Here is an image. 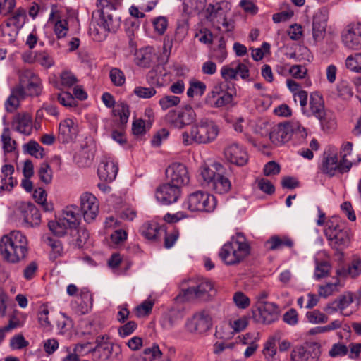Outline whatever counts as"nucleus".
<instances>
[{
    "mask_svg": "<svg viewBox=\"0 0 361 361\" xmlns=\"http://www.w3.org/2000/svg\"><path fill=\"white\" fill-rule=\"evenodd\" d=\"M35 61L45 68H49L54 64L53 58L47 52H39L36 54Z\"/></svg>",
    "mask_w": 361,
    "mask_h": 361,
    "instance_id": "obj_56",
    "label": "nucleus"
},
{
    "mask_svg": "<svg viewBox=\"0 0 361 361\" xmlns=\"http://www.w3.org/2000/svg\"><path fill=\"white\" fill-rule=\"evenodd\" d=\"M214 191L219 194H225L230 191L231 183L230 180L220 173H217L216 178L210 185Z\"/></svg>",
    "mask_w": 361,
    "mask_h": 361,
    "instance_id": "obj_33",
    "label": "nucleus"
},
{
    "mask_svg": "<svg viewBox=\"0 0 361 361\" xmlns=\"http://www.w3.org/2000/svg\"><path fill=\"white\" fill-rule=\"evenodd\" d=\"M319 120L320 121L322 129L328 133L334 130L336 128V119L331 114L325 113V116Z\"/></svg>",
    "mask_w": 361,
    "mask_h": 361,
    "instance_id": "obj_49",
    "label": "nucleus"
},
{
    "mask_svg": "<svg viewBox=\"0 0 361 361\" xmlns=\"http://www.w3.org/2000/svg\"><path fill=\"white\" fill-rule=\"evenodd\" d=\"M345 66L353 72H361V53L348 56L345 60Z\"/></svg>",
    "mask_w": 361,
    "mask_h": 361,
    "instance_id": "obj_44",
    "label": "nucleus"
},
{
    "mask_svg": "<svg viewBox=\"0 0 361 361\" xmlns=\"http://www.w3.org/2000/svg\"><path fill=\"white\" fill-rule=\"evenodd\" d=\"M180 195V188L170 182L159 185L155 192L156 199L164 204H171L176 202Z\"/></svg>",
    "mask_w": 361,
    "mask_h": 361,
    "instance_id": "obj_16",
    "label": "nucleus"
},
{
    "mask_svg": "<svg viewBox=\"0 0 361 361\" xmlns=\"http://www.w3.org/2000/svg\"><path fill=\"white\" fill-rule=\"evenodd\" d=\"M219 133V126L214 121L202 118L192 126L190 134L188 132L182 133L183 142L185 145L193 142L208 144L216 140Z\"/></svg>",
    "mask_w": 361,
    "mask_h": 361,
    "instance_id": "obj_4",
    "label": "nucleus"
},
{
    "mask_svg": "<svg viewBox=\"0 0 361 361\" xmlns=\"http://www.w3.org/2000/svg\"><path fill=\"white\" fill-rule=\"evenodd\" d=\"M162 353L157 344L145 348L142 356H132L129 361H157L161 358Z\"/></svg>",
    "mask_w": 361,
    "mask_h": 361,
    "instance_id": "obj_30",
    "label": "nucleus"
},
{
    "mask_svg": "<svg viewBox=\"0 0 361 361\" xmlns=\"http://www.w3.org/2000/svg\"><path fill=\"white\" fill-rule=\"evenodd\" d=\"M348 347L343 343H334L329 351L331 357H343L348 354Z\"/></svg>",
    "mask_w": 361,
    "mask_h": 361,
    "instance_id": "obj_50",
    "label": "nucleus"
},
{
    "mask_svg": "<svg viewBox=\"0 0 361 361\" xmlns=\"http://www.w3.org/2000/svg\"><path fill=\"white\" fill-rule=\"evenodd\" d=\"M292 137L291 123H279L274 126L270 133L269 138L276 145H280L287 142Z\"/></svg>",
    "mask_w": 361,
    "mask_h": 361,
    "instance_id": "obj_19",
    "label": "nucleus"
},
{
    "mask_svg": "<svg viewBox=\"0 0 361 361\" xmlns=\"http://www.w3.org/2000/svg\"><path fill=\"white\" fill-rule=\"evenodd\" d=\"M180 102V98L173 95H164L159 101V104L163 110L176 106Z\"/></svg>",
    "mask_w": 361,
    "mask_h": 361,
    "instance_id": "obj_46",
    "label": "nucleus"
},
{
    "mask_svg": "<svg viewBox=\"0 0 361 361\" xmlns=\"http://www.w3.org/2000/svg\"><path fill=\"white\" fill-rule=\"evenodd\" d=\"M233 300L236 307L242 310L247 308L250 305V298L241 291L234 293Z\"/></svg>",
    "mask_w": 361,
    "mask_h": 361,
    "instance_id": "obj_47",
    "label": "nucleus"
},
{
    "mask_svg": "<svg viewBox=\"0 0 361 361\" xmlns=\"http://www.w3.org/2000/svg\"><path fill=\"white\" fill-rule=\"evenodd\" d=\"M279 310L274 302H259L253 317L256 322L270 324L279 318Z\"/></svg>",
    "mask_w": 361,
    "mask_h": 361,
    "instance_id": "obj_12",
    "label": "nucleus"
},
{
    "mask_svg": "<svg viewBox=\"0 0 361 361\" xmlns=\"http://www.w3.org/2000/svg\"><path fill=\"white\" fill-rule=\"evenodd\" d=\"M58 101L61 104L66 107H72L76 106V101L73 96L67 92L58 94Z\"/></svg>",
    "mask_w": 361,
    "mask_h": 361,
    "instance_id": "obj_64",
    "label": "nucleus"
},
{
    "mask_svg": "<svg viewBox=\"0 0 361 361\" xmlns=\"http://www.w3.org/2000/svg\"><path fill=\"white\" fill-rule=\"evenodd\" d=\"M214 283L206 279H193L182 283L180 295L185 300H208L215 294Z\"/></svg>",
    "mask_w": 361,
    "mask_h": 361,
    "instance_id": "obj_5",
    "label": "nucleus"
},
{
    "mask_svg": "<svg viewBox=\"0 0 361 361\" xmlns=\"http://www.w3.org/2000/svg\"><path fill=\"white\" fill-rule=\"evenodd\" d=\"M326 17L322 11L317 12L313 18L312 34L315 41H321L325 35Z\"/></svg>",
    "mask_w": 361,
    "mask_h": 361,
    "instance_id": "obj_24",
    "label": "nucleus"
},
{
    "mask_svg": "<svg viewBox=\"0 0 361 361\" xmlns=\"http://www.w3.org/2000/svg\"><path fill=\"white\" fill-rule=\"evenodd\" d=\"M27 152L36 158L43 157V148L35 141H30L24 145Z\"/></svg>",
    "mask_w": 361,
    "mask_h": 361,
    "instance_id": "obj_59",
    "label": "nucleus"
},
{
    "mask_svg": "<svg viewBox=\"0 0 361 361\" xmlns=\"http://www.w3.org/2000/svg\"><path fill=\"white\" fill-rule=\"evenodd\" d=\"M224 157L231 164L244 166L248 161L245 149L237 142L229 144L224 149Z\"/></svg>",
    "mask_w": 361,
    "mask_h": 361,
    "instance_id": "obj_17",
    "label": "nucleus"
},
{
    "mask_svg": "<svg viewBox=\"0 0 361 361\" xmlns=\"http://www.w3.org/2000/svg\"><path fill=\"white\" fill-rule=\"evenodd\" d=\"M265 246L271 251L281 250L284 247L290 249L294 246V242L286 235H274L265 242Z\"/></svg>",
    "mask_w": 361,
    "mask_h": 361,
    "instance_id": "obj_25",
    "label": "nucleus"
},
{
    "mask_svg": "<svg viewBox=\"0 0 361 361\" xmlns=\"http://www.w3.org/2000/svg\"><path fill=\"white\" fill-rule=\"evenodd\" d=\"M3 149L5 152H12L16 149V142L11 138L10 130L8 128L4 129L1 136Z\"/></svg>",
    "mask_w": 361,
    "mask_h": 361,
    "instance_id": "obj_43",
    "label": "nucleus"
},
{
    "mask_svg": "<svg viewBox=\"0 0 361 361\" xmlns=\"http://www.w3.org/2000/svg\"><path fill=\"white\" fill-rule=\"evenodd\" d=\"M306 316L308 321L313 324H323L328 321V317L319 310L308 312Z\"/></svg>",
    "mask_w": 361,
    "mask_h": 361,
    "instance_id": "obj_54",
    "label": "nucleus"
},
{
    "mask_svg": "<svg viewBox=\"0 0 361 361\" xmlns=\"http://www.w3.org/2000/svg\"><path fill=\"white\" fill-rule=\"evenodd\" d=\"M111 346L106 345H99L97 346L94 350V355L95 357H98L99 361H105L108 360L111 355Z\"/></svg>",
    "mask_w": 361,
    "mask_h": 361,
    "instance_id": "obj_57",
    "label": "nucleus"
},
{
    "mask_svg": "<svg viewBox=\"0 0 361 361\" xmlns=\"http://www.w3.org/2000/svg\"><path fill=\"white\" fill-rule=\"evenodd\" d=\"M140 232L146 239L155 240L160 235L161 230L157 223L149 221L142 224Z\"/></svg>",
    "mask_w": 361,
    "mask_h": 361,
    "instance_id": "obj_32",
    "label": "nucleus"
},
{
    "mask_svg": "<svg viewBox=\"0 0 361 361\" xmlns=\"http://www.w3.org/2000/svg\"><path fill=\"white\" fill-rule=\"evenodd\" d=\"M136 63L142 67H148L156 58L154 50L151 47L139 49L135 52Z\"/></svg>",
    "mask_w": 361,
    "mask_h": 361,
    "instance_id": "obj_28",
    "label": "nucleus"
},
{
    "mask_svg": "<svg viewBox=\"0 0 361 361\" xmlns=\"http://www.w3.org/2000/svg\"><path fill=\"white\" fill-rule=\"evenodd\" d=\"M348 274L352 278H355L361 274V259L360 257H353L348 266Z\"/></svg>",
    "mask_w": 361,
    "mask_h": 361,
    "instance_id": "obj_53",
    "label": "nucleus"
},
{
    "mask_svg": "<svg viewBox=\"0 0 361 361\" xmlns=\"http://www.w3.org/2000/svg\"><path fill=\"white\" fill-rule=\"evenodd\" d=\"M78 124L71 118L61 121L59 126V138L63 142L73 141L78 135Z\"/></svg>",
    "mask_w": 361,
    "mask_h": 361,
    "instance_id": "obj_21",
    "label": "nucleus"
},
{
    "mask_svg": "<svg viewBox=\"0 0 361 361\" xmlns=\"http://www.w3.org/2000/svg\"><path fill=\"white\" fill-rule=\"evenodd\" d=\"M331 265L326 261H323L319 262L316 261V267L314 270V278L317 279H320L327 276L329 274V271L331 270Z\"/></svg>",
    "mask_w": 361,
    "mask_h": 361,
    "instance_id": "obj_45",
    "label": "nucleus"
},
{
    "mask_svg": "<svg viewBox=\"0 0 361 361\" xmlns=\"http://www.w3.org/2000/svg\"><path fill=\"white\" fill-rule=\"evenodd\" d=\"M206 90V85L202 82H194L190 83V87L187 90V95L189 97H193L194 95H202Z\"/></svg>",
    "mask_w": 361,
    "mask_h": 361,
    "instance_id": "obj_55",
    "label": "nucleus"
},
{
    "mask_svg": "<svg viewBox=\"0 0 361 361\" xmlns=\"http://www.w3.org/2000/svg\"><path fill=\"white\" fill-rule=\"evenodd\" d=\"M133 93L139 98L149 99L157 94V90L154 87L137 86L134 88Z\"/></svg>",
    "mask_w": 361,
    "mask_h": 361,
    "instance_id": "obj_51",
    "label": "nucleus"
},
{
    "mask_svg": "<svg viewBox=\"0 0 361 361\" xmlns=\"http://www.w3.org/2000/svg\"><path fill=\"white\" fill-rule=\"evenodd\" d=\"M113 114L115 116H119L120 123L121 126H123L127 123L129 118L130 111L128 106L123 102H118L113 110Z\"/></svg>",
    "mask_w": 361,
    "mask_h": 361,
    "instance_id": "obj_41",
    "label": "nucleus"
},
{
    "mask_svg": "<svg viewBox=\"0 0 361 361\" xmlns=\"http://www.w3.org/2000/svg\"><path fill=\"white\" fill-rule=\"evenodd\" d=\"M195 37L202 43L210 44L213 42V35L212 32L206 28L200 29L195 34Z\"/></svg>",
    "mask_w": 361,
    "mask_h": 361,
    "instance_id": "obj_60",
    "label": "nucleus"
},
{
    "mask_svg": "<svg viewBox=\"0 0 361 361\" xmlns=\"http://www.w3.org/2000/svg\"><path fill=\"white\" fill-rule=\"evenodd\" d=\"M118 167L117 164L110 158H104L97 169V173L101 180L113 181L117 175Z\"/></svg>",
    "mask_w": 361,
    "mask_h": 361,
    "instance_id": "obj_20",
    "label": "nucleus"
},
{
    "mask_svg": "<svg viewBox=\"0 0 361 361\" xmlns=\"http://www.w3.org/2000/svg\"><path fill=\"white\" fill-rule=\"evenodd\" d=\"M169 182L181 188L189 183L190 178L186 166L181 163L174 162L166 169Z\"/></svg>",
    "mask_w": 361,
    "mask_h": 361,
    "instance_id": "obj_14",
    "label": "nucleus"
},
{
    "mask_svg": "<svg viewBox=\"0 0 361 361\" xmlns=\"http://www.w3.org/2000/svg\"><path fill=\"white\" fill-rule=\"evenodd\" d=\"M71 235L72 236V243L75 247H82L89 238V233L84 228H73L71 229Z\"/></svg>",
    "mask_w": 361,
    "mask_h": 361,
    "instance_id": "obj_34",
    "label": "nucleus"
},
{
    "mask_svg": "<svg viewBox=\"0 0 361 361\" xmlns=\"http://www.w3.org/2000/svg\"><path fill=\"white\" fill-rule=\"evenodd\" d=\"M249 323V318L246 316L239 317L233 322H230L231 327L235 333L243 331L246 329Z\"/></svg>",
    "mask_w": 361,
    "mask_h": 361,
    "instance_id": "obj_63",
    "label": "nucleus"
},
{
    "mask_svg": "<svg viewBox=\"0 0 361 361\" xmlns=\"http://www.w3.org/2000/svg\"><path fill=\"white\" fill-rule=\"evenodd\" d=\"M49 228L50 231L56 235L63 236L66 233L68 225L62 218H59L56 221H51L49 222Z\"/></svg>",
    "mask_w": 361,
    "mask_h": 361,
    "instance_id": "obj_42",
    "label": "nucleus"
},
{
    "mask_svg": "<svg viewBox=\"0 0 361 361\" xmlns=\"http://www.w3.org/2000/svg\"><path fill=\"white\" fill-rule=\"evenodd\" d=\"M80 207L84 220L87 223H91L98 215L99 201L93 194L86 192L80 195Z\"/></svg>",
    "mask_w": 361,
    "mask_h": 361,
    "instance_id": "obj_11",
    "label": "nucleus"
},
{
    "mask_svg": "<svg viewBox=\"0 0 361 361\" xmlns=\"http://www.w3.org/2000/svg\"><path fill=\"white\" fill-rule=\"evenodd\" d=\"M109 77L111 82L116 86H121L125 83L126 78L123 73L117 68H114L110 71Z\"/></svg>",
    "mask_w": 361,
    "mask_h": 361,
    "instance_id": "obj_61",
    "label": "nucleus"
},
{
    "mask_svg": "<svg viewBox=\"0 0 361 361\" xmlns=\"http://www.w3.org/2000/svg\"><path fill=\"white\" fill-rule=\"evenodd\" d=\"M344 46L350 49H361V23H353L348 25L341 35Z\"/></svg>",
    "mask_w": 361,
    "mask_h": 361,
    "instance_id": "obj_15",
    "label": "nucleus"
},
{
    "mask_svg": "<svg viewBox=\"0 0 361 361\" xmlns=\"http://www.w3.org/2000/svg\"><path fill=\"white\" fill-rule=\"evenodd\" d=\"M13 128L21 134L29 135L32 130V116L27 113L18 114L12 121Z\"/></svg>",
    "mask_w": 361,
    "mask_h": 361,
    "instance_id": "obj_23",
    "label": "nucleus"
},
{
    "mask_svg": "<svg viewBox=\"0 0 361 361\" xmlns=\"http://www.w3.org/2000/svg\"><path fill=\"white\" fill-rule=\"evenodd\" d=\"M23 218L24 222L28 226H38L41 221L39 211L33 204H27L23 210Z\"/></svg>",
    "mask_w": 361,
    "mask_h": 361,
    "instance_id": "obj_29",
    "label": "nucleus"
},
{
    "mask_svg": "<svg viewBox=\"0 0 361 361\" xmlns=\"http://www.w3.org/2000/svg\"><path fill=\"white\" fill-rule=\"evenodd\" d=\"M221 167V166L219 164H214L212 168L206 165L201 167L200 175L204 183L207 184L209 187L217 176L215 170H218Z\"/></svg>",
    "mask_w": 361,
    "mask_h": 361,
    "instance_id": "obj_37",
    "label": "nucleus"
},
{
    "mask_svg": "<svg viewBox=\"0 0 361 361\" xmlns=\"http://www.w3.org/2000/svg\"><path fill=\"white\" fill-rule=\"evenodd\" d=\"M154 304V300L150 299L143 301L135 309L137 316L143 317L148 315L151 312Z\"/></svg>",
    "mask_w": 361,
    "mask_h": 361,
    "instance_id": "obj_58",
    "label": "nucleus"
},
{
    "mask_svg": "<svg viewBox=\"0 0 361 361\" xmlns=\"http://www.w3.org/2000/svg\"><path fill=\"white\" fill-rule=\"evenodd\" d=\"M0 253L10 263H18L25 258L27 253L26 237L18 231H13L0 240Z\"/></svg>",
    "mask_w": 361,
    "mask_h": 361,
    "instance_id": "obj_2",
    "label": "nucleus"
},
{
    "mask_svg": "<svg viewBox=\"0 0 361 361\" xmlns=\"http://www.w3.org/2000/svg\"><path fill=\"white\" fill-rule=\"evenodd\" d=\"M310 112L307 113V116L312 115L318 119H321L325 116L326 111L323 98L317 92H314L310 95Z\"/></svg>",
    "mask_w": 361,
    "mask_h": 361,
    "instance_id": "obj_26",
    "label": "nucleus"
},
{
    "mask_svg": "<svg viewBox=\"0 0 361 361\" xmlns=\"http://www.w3.org/2000/svg\"><path fill=\"white\" fill-rule=\"evenodd\" d=\"M49 22L54 23V32L58 39L65 37L69 30L66 19H63L57 11L56 6H53L49 17Z\"/></svg>",
    "mask_w": 361,
    "mask_h": 361,
    "instance_id": "obj_22",
    "label": "nucleus"
},
{
    "mask_svg": "<svg viewBox=\"0 0 361 361\" xmlns=\"http://www.w3.org/2000/svg\"><path fill=\"white\" fill-rule=\"evenodd\" d=\"M195 118V111L190 106H186L178 111L174 110L169 111L166 115V122L171 127L178 129L192 123Z\"/></svg>",
    "mask_w": 361,
    "mask_h": 361,
    "instance_id": "obj_10",
    "label": "nucleus"
},
{
    "mask_svg": "<svg viewBox=\"0 0 361 361\" xmlns=\"http://www.w3.org/2000/svg\"><path fill=\"white\" fill-rule=\"evenodd\" d=\"M354 300L355 295L353 293L345 292L341 295L334 302V303L337 304L338 308L341 314L348 316L350 315V314H346L344 312V311L354 302Z\"/></svg>",
    "mask_w": 361,
    "mask_h": 361,
    "instance_id": "obj_38",
    "label": "nucleus"
},
{
    "mask_svg": "<svg viewBox=\"0 0 361 361\" xmlns=\"http://www.w3.org/2000/svg\"><path fill=\"white\" fill-rule=\"evenodd\" d=\"M18 86H21L25 94L31 97L38 96L42 92V83L39 78L30 70L23 71L20 75Z\"/></svg>",
    "mask_w": 361,
    "mask_h": 361,
    "instance_id": "obj_13",
    "label": "nucleus"
},
{
    "mask_svg": "<svg viewBox=\"0 0 361 361\" xmlns=\"http://www.w3.org/2000/svg\"><path fill=\"white\" fill-rule=\"evenodd\" d=\"M320 355V346L314 343L309 349L298 347L293 349L290 354V361H317Z\"/></svg>",
    "mask_w": 361,
    "mask_h": 361,
    "instance_id": "obj_18",
    "label": "nucleus"
},
{
    "mask_svg": "<svg viewBox=\"0 0 361 361\" xmlns=\"http://www.w3.org/2000/svg\"><path fill=\"white\" fill-rule=\"evenodd\" d=\"M216 206V197L207 192L197 190L190 194L183 203L190 212H212Z\"/></svg>",
    "mask_w": 361,
    "mask_h": 361,
    "instance_id": "obj_7",
    "label": "nucleus"
},
{
    "mask_svg": "<svg viewBox=\"0 0 361 361\" xmlns=\"http://www.w3.org/2000/svg\"><path fill=\"white\" fill-rule=\"evenodd\" d=\"M238 343L247 347L256 344L259 341V333H247L238 337Z\"/></svg>",
    "mask_w": 361,
    "mask_h": 361,
    "instance_id": "obj_48",
    "label": "nucleus"
},
{
    "mask_svg": "<svg viewBox=\"0 0 361 361\" xmlns=\"http://www.w3.org/2000/svg\"><path fill=\"white\" fill-rule=\"evenodd\" d=\"M345 166L343 161L338 164L336 156L327 157L323 162L322 171L332 176L337 170H339L341 173L345 172Z\"/></svg>",
    "mask_w": 361,
    "mask_h": 361,
    "instance_id": "obj_31",
    "label": "nucleus"
},
{
    "mask_svg": "<svg viewBox=\"0 0 361 361\" xmlns=\"http://www.w3.org/2000/svg\"><path fill=\"white\" fill-rule=\"evenodd\" d=\"M38 174L40 180L46 184L51 183L52 180V171L47 163L41 164Z\"/></svg>",
    "mask_w": 361,
    "mask_h": 361,
    "instance_id": "obj_52",
    "label": "nucleus"
},
{
    "mask_svg": "<svg viewBox=\"0 0 361 361\" xmlns=\"http://www.w3.org/2000/svg\"><path fill=\"white\" fill-rule=\"evenodd\" d=\"M324 233L329 245L337 251L348 247L350 243L349 229L338 224H334L332 221L327 222Z\"/></svg>",
    "mask_w": 361,
    "mask_h": 361,
    "instance_id": "obj_8",
    "label": "nucleus"
},
{
    "mask_svg": "<svg viewBox=\"0 0 361 361\" xmlns=\"http://www.w3.org/2000/svg\"><path fill=\"white\" fill-rule=\"evenodd\" d=\"M250 253V246L243 233H236L221 248L219 256L227 265L240 263Z\"/></svg>",
    "mask_w": 361,
    "mask_h": 361,
    "instance_id": "obj_3",
    "label": "nucleus"
},
{
    "mask_svg": "<svg viewBox=\"0 0 361 361\" xmlns=\"http://www.w3.org/2000/svg\"><path fill=\"white\" fill-rule=\"evenodd\" d=\"M231 11V4L226 1H221L214 4H209L207 8L206 18L212 25L218 30L221 25L226 32L234 29V22L227 19V15Z\"/></svg>",
    "mask_w": 361,
    "mask_h": 361,
    "instance_id": "obj_6",
    "label": "nucleus"
},
{
    "mask_svg": "<svg viewBox=\"0 0 361 361\" xmlns=\"http://www.w3.org/2000/svg\"><path fill=\"white\" fill-rule=\"evenodd\" d=\"M62 219L68 225L70 229L76 228L79 224L80 219V215L77 212V208L75 206L67 207L63 212Z\"/></svg>",
    "mask_w": 361,
    "mask_h": 361,
    "instance_id": "obj_35",
    "label": "nucleus"
},
{
    "mask_svg": "<svg viewBox=\"0 0 361 361\" xmlns=\"http://www.w3.org/2000/svg\"><path fill=\"white\" fill-rule=\"evenodd\" d=\"M25 18V11L23 9H18L13 15L8 18L6 26L7 28H11V27L16 28L18 30L23 25L24 20Z\"/></svg>",
    "mask_w": 361,
    "mask_h": 361,
    "instance_id": "obj_40",
    "label": "nucleus"
},
{
    "mask_svg": "<svg viewBox=\"0 0 361 361\" xmlns=\"http://www.w3.org/2000/svg\"><path fill=\"white\" fill-rule=\"evenodd\" d=\"M25 92L22 90L21 86L16 85L11 90V94L5 102V108L7 111H14L20 104V101L24 99Z\"/></svg>",
    "mask_w": 361,
    "mask_h": 361,
    "instance_id": "obj_27",
    "label": "nucleus"
},
{
    "mask_svg": "<svg viewBox=\"0 0 361 361\" xmlns=\"http://www.w3.org/2000/svg\"><path fill=\"white\" fill-rule=\"evenodd\" d=\"M77 163L81 166H88L94 158V152L88 147H82L75 157Z\"/></svg>",
    "mask_w": 361,
    "mask_h": 361,
    "instance_id": "obj_39",
    "label": "nucleus"
},
{
    "mask_svg": "<svg viewBox=\"0 0 361 361\" xmlns=\"http://www.w3.org/2000/svg\"><path fill=\"white\" fill-rule=\"evenodd\" d=\"M205 0H183V11L187 15L198 13L204 8Z\"/></svg>",
    "mask_w": 361,
    "mask_h": 361,
    "instance_id": "obj_36",
    "label": "nucleus"
},
{
    "mask_svg": "<svg viewBox=\"0 0 361 361\" xmlns=\"http://www.w3.org/2000/svg\"><path fill=\"white\" fill-rule=\"evenodd\" d=\"M61 85L64 87H70L74 85L78 80L76 77L70 71H63L60 75Z\"/></svg>",
    "mask_w": 361,
    "mask_h": 361,
    "instance_id": "obj_62",
    "label": "nucleus"
},
{
    "mask_svg": "<svg viewBox=\"0 0 361 361\" xmlns=\"http://www.w3.org/2000/svg\"><path fill=\"white\" fill-rule=\"evenodd\" d=\"M212 318L206 311H199L188 318L186 329L191 334L205 335L212 327Z\"/></svg>",
    "mask_w": 361,
    "mask_h": 361,
    "instance_id": "obj_9",
    "label": "nucleus"
},
{
    "mask_svg": "<svg viewBox=\"0 0 361 361\" xmlns=\"http://www.w3.org/2000/svg\"><path fill=\"white\" fill-rule=\"evenodd\" d=\"M97 13L99 16V20H94L96 13H92L93 20L90 25V34L96 41H102L110 32H115L118 28L119 23L116 18H114L113 12L116 7L113 2L109 0H97Z\"/></svg>",
    "mask_w": 361,
    "mask_h": 361,
    "instance_id": "obj_1",
    "label": "nucleus"
}]
</instances>
